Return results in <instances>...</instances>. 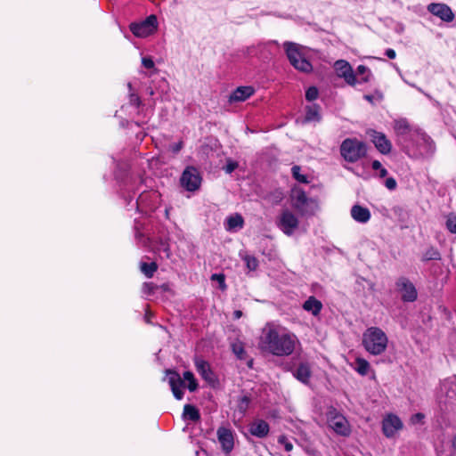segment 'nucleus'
I'll list each match as a JSON object with an SVG mask.
<instances>
[{
	"instance_id": "1",
	"label": "nucleus",
	"mask_w": 456,
	"mask_h": 456,
	"mask_svg": "<svg viewBox=\"0 0 456 456\" xmlns=\"http://www.w3.org/2000/svg\"><path fill=\"white\" fill-rule=\"evenodd\" d=\"M297 342L295 334L267 324L263 329L259 347L276 356H289L294 352Z\"/></svg>"
},
{
	"instance_id": "2",
	"label": "nucleus",
	"mask_w": 456,
	"mask_h": 456,
	"mask_svg": "<svg viewBox=\"0 0 456 456\" xmlns=\"http://www.w3.org/2000/svg\"><path fill=\"white\" fill-rule=\"evenodd\" d=\"M362 344L369 354L380 355L387 348L388 338L380 328L370 327L363 332Z\"/></svg>"
},
{
	"instance_id": "3",
	"label": "nucleus",
	"mask_w": 456,
	"mask_h": 456,
	"mask_svg": "<svg viewBox=\"0 0 456 456\" xmlns=\"http://www.w3.org/2000/svg\"><path fill=\"white\" fill-rule=\"evenodd\" d=\"M291 207L302 216H312L319 209L316 199L308 198L305 192L298 187H294L290 194Z\"/></svg>"
},
{
	"instance_id": "4",
	"label": "nucleus",
	"mask_w": 456,
	"mask_h": 456,
	"mask_svg": "<svg viewBox=\"0 0 456 456\" xmlns=\"http://www.w3.org/2000/svg\"><path fill=\"white\" fill-rule=\"evenodd\" d=\"M168 383L171 387L172 392L175 397L181 400L183 396L182 387H184V382H188V389L191 392L195 391L198 388V382L194 378V375L191 371H185L183 373V379L176 371L167 370Z\"/></svg>"
},
{
	"instance_id": "5",
	"label": "nucleus",
	"mask_w": 456,
	"mask_h": 456,
	"mask_svg": "<svg viewBox=\"0 0 456 456\" xmlns=\"http://www.w3.org/2000/svg\"><path fill=\"white\" fill-rule=\"evenodd\" d=\"M283 46L290 64L296 69L305 73L312 71L313 66L305 58L301 45L291 42H286Z\"/></svg>"
},
{
	"instance_id": "6",
	"label": "nucleus",
	"mask_w": 456,
	"mask_h": 456,
	"mask_svg": "<svg viewBox=\"0 0 456 456\" xmlns=\"http://www.w3.org/2000/svg\"><path fill=\"white\" fill-rule=\"evenodd\" d=\"M366 145L355 138H347L340 145V154L344 159L354 163L366 155Z\"/></svg>"
},
{
	"instance_id": "7",
	"label": "nucleus",
	"mask_w": 456,
	"mask_h": 456,
	"mask_svg": "<svg viewBox=\"0 0 456 456\" xmlns=\"http://www.w3.org/2000/svg\"><path fill=\"white\" fill-rule=\"evenodd\" d=\"M327 420L330 428L338 435L348 436L351 433L350 425L347 419L335 408H330L327 412Z\"/></svg>"
},
{
	"instance_id": "8",
	"label": "nucleus",
	"mask_w": 456,
	"mask_h": 456,
	"mask_svg": "<svg viewBox=\"0 0 456 456\" xmlns=\"http://www.w3.org/2000/svg\"><path fill=\"white\" fill-rule=\"evenodd\" d=\"M277 227L286 235L291 236L299 226L297 216L289 209H283L276 220Z\"/></svg>"
},
{
	"instance_id": "9",
	"label": "nucleus",
	"mask_w": 456,
	"mask_h": 456,
	"mask_svg": "<svg viewBox=\"0 0 456 456\" xmlns=\"http://www.w3.org/2000/svg\"><path fill=\"white\" fill-rule=\"evenodd\" d=\"M157 28V18L155 15H150L140 23H132L130 30L137 37H146L152 34Z\"/></svg>"
},
{
	"instance_id": "10",
	"label": "nucleus",
	"mask_w": 456,
	"mask_h": 456,
	"mask_svg": "<svg viewBox=\"0 0 456 456\" xmlns=\"http://www.w3.org/2000/svg\"><path fill=\"white\" fill-rule=\"evenodd\" d=\"M367 134L370 136L371 142L380 153L386 155L391 152L392 144L385 134L370 129L367 131Z\"/></svg>"
},
{
	"instance_id": "11",
	"label": "nucleus",
	"mask_w": 456,
	"mask_h": 456,
	"mask_svg": "<svg viewBox=\"0 0 456 456\" xmlns=\"http://www.w3.org/2000/svg\"><path fill=\"white\" fill-rule=\"evenodd\" d=\"M181 183L188 191H193L197 190L200 184L198 170L193 167H187L182 175Z\"/></svg>"
},
{
	"instance_id": "12",
	"label": "nucleus",
	"mask_w": 456,
	"mask_h": 456,
	"mask_svg": "<svg viewBox=\"0 0 456 456\" xmlns=\"http://www.w3.org/2000/svg\"><path fill=\"white\" fill-rule=\"evenodd\" d=\"M398 292L403 301L412 302L417 298V290L414 285L406 278L401 277L396 281Z\"/></svg>"
},
{
	"instance_id": "13",
	"label": "nucleus",
	"mask_w": 456,
	"mask_h": 456,
	"mask_svg": "<svg viewBox=\"0 0 456 456\" xmlns=\"http://www.w3.org/2000/svg\"><path fill=\"white\" fill-rule=\"evenodd\" d=\"M429 12L444 22H452L455 18L451 7L442 3L429 4Z\"/></svg>"
},
{
	"instance_id": "14",
	"label": "nucleus",
	"mask_w": 456,
	"mask_h": 456,
	"mask_svg": "<svg viewBox=\"0 0 456 456\" xmlns=\"http://www.w3.org/2000/svg\"><path fill=\"white\" fill-rule=\"evenodd\" d=\"M335 70L337 72V75L340 77H343L345 81L350 85L354 86L356 83L355 75L350 66V64L344 61L339 60L335 62Z\"/></svg>"
},
{
	"instance_id": "15",
	"label": "nucleus",
	"mask_w": 456,
	"mask_h": 456,
	"mask_svg": "<svg viewBox=\"0 0 456 456\" xmlns=\"http://www.w3.org/2000/svg\"><path fill=\"white\" fill-rule=\"evenodd\" d=\"M402 428L403 422L394 414H388L382 422V430L387 437H393Z\"/></svg>"
},
{
	"instance_id": "16",
	"label": "nucleus",
	"mask_w": 456,
	"mask_h": 456,
	"mask_svg": "<svg viewBox=\"0 0 456 456\" xmlns=\"http://www.w3.org/2000/svg\"><path fill=\"white\" fill-rule=\"evenodd\" d=\"M217 439L224 452L229 453L234 445V438L231 429L220 427L217 431Z\"/></svg>"
},
{
	"instance_id": "17",
	"label": "nucleus",
	"mask_w": 456,
	"mask_h": 456,
	"mask_svg": "<svg viewBox=\"0 0 456 456\" xmlns=\"http://www.w3.org/2000/svg\"><path fill=\"white\" fill-rule=\"evenodd\" d=\"M269 430V424L263 419H256L253 421L248 428L249 433L258 438H264L267 436Z\"/></svg>"
},
{
	"instance_id": "18",
	"label": "nucleus",
	"mask_w": 456,
	"mask_h": 456,
	"mask_svg": "<svg viewBox=\"0 0 456 456\" xmlns=\"http://www.w3.org/2000/svg\"><path fill=\"white\" fill-rule=\"evenodd\" d=\"M195 366L197 371L200 374L202 379L208 381L210 384H214L216 382V377L213 371L210 369V366L208 362L200 359H197L195 361Z\"/></svg>"
},
{
	"instance_id": "19",
	"label": "nucleus",
	"mask_w": 456,
	"mask_h": 456,
	"mask_svg": "<svg viewBox=\"0 0 456 456\" xmlns=\"http://www.w3.org/2000/svg\"><path fill=\"white\" fill-rule=\"evenodd\" d=\"M429 272H432L436 277V285H442L448 276L447 269L440 262H434L431 265L429 264Z\"/></svg>"
},
{
	"instance_id": "20",
	"label": "nucleus",
	"mask_w": 456,
	"mask_h": 456,
	"mask_svg": "<svg viewBox=\"0 0 456 456\" xmlns=\"http://www.w3.org/2000/svg\"><path fill=\"white\" fill-rule=\"evenodd\" d=\"M393 128L398 137H405L412 131V128L406 118L395 119L394 121Z\"/></svg>"
},
{
	"instance_id": "21",
	"label": "nucleus",
	"mask_w": 456,
	"mask_h": 456,
	"mask_svg": "<svg viewBox=\"0 0 456 456\" xmlns=\"http://www.w3.org/2000/svg\"><path fill=\"white\" fill-rule=\"evenodd\" d=\"M254 89L251 86H240L230 95V102H243L249 98L254 94Z\"/></svg>"
},
{
	"instance_id": "22",
	"label": "nucleus",
	"mask_w": 456,
	"mask_h": 456,
	"mask_svg": "<svg viewBox=\"0 0 456 456\" xmlns=\"http://www.w3.org/2000/svg\"><path fill=\"white\" fill-rule=\"evenodd\" d=\"M352 217L358 223H367L370 218V212L367 208L354 205L351 208Z\"/></svg>"
},
{
	"instance_id": "23",
	"label": "nucleus",
	"mask_w": 456,
	"mask_h": 456,
	"mask_svg": "<svg viewBox=\"0 0 456 456\" xmlns=\"http://www.w3.org/2000/svg\"><path fill=\"white\" fill-rule=\"evenodd\" d=\"M441 390L448 399L456 400V376L446 379L441 385Z\"/></svg>"
},
{
	"instance_id": "24",
	"label": "nucleus",
	"mask_w": 456,
	"mask_h": 456,
	"mask_svg": "<svg viewBox=\"0 0 456 456\" xmlns=\"http://www.w3.org/2000/svg\"><path fill=\"white\" fill-rule=\"evenodd\" d=\"M311 375L312 371L310 365L306 362L300 363L294 372V376L304 384H307L309 382Z\"/></svg>"
},
{
	"instance_id": "25",
	"label": "nucleus",
	"mask_w": 456,
	"mask_h": 456,
	"mask_svg": "<svg viewBox=\"0 0 456 456\" xmlns=\"http://www.w3.org/2000/svg\"><path fill=\"white\" fill-rule=\"evenodd\" d=\"M322 308V304L320 300L316 299L314 297H310L305 303L303 304V309L311 312L314 316H317Z\"/></svg>"
},
{
	"instance_id": "26",
	"label": "nucleus",
	"mask_w": 456,
	"mask_h": 456,
	"mask_svg": "<svg viewBox=\"0 0 456 456\" xmlns=\"http://www.w3.org/2000/svg\"><path fill=\"white\" fill-rule=\"evenodd\" d=\"M226 224H227V227H226L227 230L232 231V230L242 228L244 220L240 215L236 214L233 216H230L226 219Z\"/></svg>"
},
{
	"instance_id": "27",
	"label": "nucleus",
	"mask_w": 456,
	"mask_h": 456,
	"mask_svg": "<svg viewBox=\"0 0 456 456\" xmlns=\"http://www.w3.org/2000/svg\"><path fill=\"white\" fill-rule=\"evenodd\" d=\"M183 417L192 421H198L200 419L198 409L191 404H186L183 408Z\"/></svg>"
},
{
	"instance_id": "28",
	"label": "nucleus",
	"mask_w": 456,
	"mask_h": 456,
	"mask_svg": "<svg viewBox=\"0 0 456 456\" xmlns=\"http://www.w3.org/2000/svg\"><path fill=\"white\" fill-rule=\"evenodd\" d=\"M140 270L147 278H151L158 270V265L155 262L141 263Z\"/></svg>"
},
{
	"instance_id": "29",
	"label": "nucleus",
	"mask_w": 456,
	"mask_h": 456,
	"mask_svg": "<svg viewBox=\"0 0 456 456\" xmlns=\"http://www.w3.org/2000/svg\"><path fill=\"white\" fill-rule=\"evenodd\" d=\"M355 364H356L355 370L359 374L364 376L368 373V371L370 370V363L368 362V361H366L363 358H357L355 361Z\"/></svg>"
},
{
	"instance_id": "30",
	"label": "nucleus",
	"mask_w": 456,
	"mask_h": 456,
	"mask_svg": "<svg viewBox=\"0 0 456 456\" xmlns=\"http://www.w3.org/2000/svg\"><path fill=\"white\" fill-rule=\"evenodd\" d=\"M301 171V167L299 166H294L292 168H291V172H292V175L293 177L300 182V183H308L309 181L307 179V176L305 175H302L300 173Z\"/></svg>"
},
{
	"instance_id": "31",
	"label": "nucleus",
	"mask_w": 456,
	"mask_h": 456,
	"mask_svg": "<svg viewBox=\"0 0 456 456\" xmlns=\"http://www.w3.org/2000/svg\"><path fill=\"white\" fill-rule=\"evenodd\" d=\"M445 225L450 232L456 233V215L455 214L452 213L446 216Z\"/></svg>"
},
{
	"instance_id": "32",
	"label": "nucleus",
	"mask_w": 456,
	"mask_h": 456,
	"mask_svg": "<svg viewBox=\"0 0 456 456\" xmlns=\"http://www.w3.org/2000/svg\"><path fill=\"white\" fill-rule=\"evenodd\" d=\"M211 281H217L222 290L226 289L225 276L223 273H214L211 275Z\"/></svg>"
},
{
	"instance_id": "33",
	"label": "nucleus",
	"mask_w": 456,
	"mask_h": 456,
	"mask_svg": "<svg viewBox=\"0 0 456 456\" xmlns=\"http://www.w3.org/2000/svg\"><path fill=\"white\" fill-rule=\"evenodd\" d=\"M249 403H250V399L248 396L247 395H244L242 396L240 400H239V403H238V410L241 412V413H245L246 411L248 410V405H249Z\"/></svg>"
},
{
	"instance_id": "34",
	"label": "nucleus",
	"mask_w": 456,
	"mask_h": 456,
	"mask_svg": "<svg viewBox=\"0 0 456 456\" xmlns=\"http://www.w3.org/2000/svg\"><path fill=\"white\" fill-rule=\"evenodd\" d=\"M158 289V286L152 282H144L142 284V292L146 295H152Z\"/></svg>"
},
{
	"instance_id": "35",
	"label": "nucleus",
	"mask_w": 456,
	"mask_h": 456,
	"mask_svg": "<svg viewBox=\"0 0 456 456\" xmlns=\"http://www.w3.org/2000/svg\"><path fill=\"white\" fill-rule=\"evenodd\" d=\"M278 443L284 445V449L287 452H290L293 449V444L287 439L285 436H280L278 437Z\"/></svg>"
},
{
	"instance_id": "36",
	"label": "nucleus",
	"mask_w": 456,
	"mask_h": 456,
	"mask_svg": "<svg viewBox=\"0 0 456 456\" xmlns=\"http://www.w3.org/2000/svg\"><path fill=\"white\" fill-rule=\"evenodd\" d=\"M318 97V90L316 87H309L305 93V98L308 101H314Z\"/></svg>"
},
{
	"instance_id": "37",
	"label": "nucleus",
	"mask_w": 456,
	"mask_h": 456,
	"mask_svg": "<svg viewBox=\"0 0 456 456\" xmlns=\"http://www.w3.org/2000/svg\"><path fill=\"white\" fill-rule=\"evenodd\" d=\"M426 416L424 413H416L414 415L411 416V422L412 424H418V423H424V419H425Z\"/></svg>"
},
{
	"instance_id": "38",
	"label": "nucleus",
	"mask_w": 456,
	"mask_h": 456,
	"mask_svg": "<svg viewBox=\"0 0 456 456\" xmlns=\"http://www.w3.org/2000/svg\"><path fill=\"white\" fill-rule=\"evenodd\" d=\"M305 118L306 120L319 119L318 111L314 108H309Z\"/></svg>"
},
{
	"instance_id": "39",
	"label": "nucleus",
	"mask_w": 456,
	"mask_h": 456,
	"mask_svg": "<svg viewBox=\"0 0 456 456\" xmlns=\"http://www.w3.org/2000/svg\"><path fill=\"white\" fill-rule=\"evenodd\" d=\"M238 167V163L237 162H234V161H232V160H228L226 166L224 167V171L227 173V174H231L232 173L236 168Z\"/></svg>"
},
{
	"instance_id": "40",
	"label": "nucleus",
	"mask_w": 456,
	"mask_h": 456,
	"mask_svg": "<svg viewBox=\"0 0 456 456\" xmlns=\"http://www.w3.org/2000/svg\"><path fill=\"white\" fill-rule=\"evenodd\" d=\"M234 354L240 358L243 359L245 351L243 347L240 345H233L232 346Z\"/></svg>"
},
{
	"instance_id": "41",
	"label": "nucleus",
	"mask_w": 456,
	"mask_h": 456,
	"mask_svg": "<svg viewBox=\"0 0 456 456\" xmlns=\"http://www.w3.org/2000/svg\"><path fill=\"white\" fill-rule=\"evenodd\" d=\"M385 185L388 190H395L397 186L396 181L393 177H388L385 181Z\"/></svg>"
},
{
	"instance_id": "42",
	"label": "nucleus",
	"mask_w": 456,
	"mask_h": 456,
	"mask_svg": "<svg viewBox=\"0 0 456 456\" xmlns=\"http://www.w3.org/2000/svg\"><path fill=\"white\" fill-rule=\"evenodd\" d=\"M130 103L138 107L141 104V99L136 94H130Z\"/></svg>"
},
{
	"instance_id": "43",
	"label": "nucleus",
	"mask_w": 456,
	"mask_h": 456,
	"mask_svg": "<svg viewBox=\"0 0 456 456\" xmlns=\"http://www.w3.org/2000/svg\"><path fill=\"white\" fill-rule=\"evenodd\" d=\"M142 63L143 67L146 69H152L154 68V61L151 58L144 57L142 60Z\"/></svg>"
},
{
	"instance_id": "44",
	"label": "nucleus",
	"mask_w": 456,
	"mask_h": 456,
	"mask_svg": "<svg viewBox=\"0 0 456 456\" xmlns=\"http://www.w3.org/2000/svg\"><path fill=\"white\" fill-rule=\"evenodd\" d=\"M183 142L180 141L177 143L172 145L171 150L174 153H178L181 151V149L183 148Z\"/></svg>"
},
{
	"instance_id": "45",
	"label": "nucleus",
	"mask_w": 456,
	"mask_h": 456,
	"mask_svg": "<svg viewBox=\"0 0 456 456\" xmlns=\"http://www.w3.org/2000/svg\"><path fill=\"white\" fill-rule=\"evenodd\" d=\"M440 258V255L437 251H429V260H438Z\"/></svg>"
},
{
	"instance_id": "46",
	"label": "nucleus",
	"mask_w": 456,
	"mask_h": 456,
	"mask_svg": "<svg viewBox=\"0 0 456 456\" xmlns=\"http://www.w3.org/2000/svg\"><path fill=\"white\" fill-rule=\"evenodd\" d=\"M386 55L389 58V59H395L396 54H395V52L393 50V49H387L386 51Z\"/></svg>"
},
{
	"instance_id": "47",
	"label": "nucleus",
	"mask_w": 456,
	"mask_h": 456,
	"mask_svg": "<svg viewBox=\"0 0 456 456\" xmlns=\"http://www.w3.org/2000/svg\"><path fill=\"white\" fill-rule=\"evenodd\" d=\"M371 167L374 170H379L382 167V165L379 160H374L372 161Z\"/></svg>"
},
{
	"instance_id": "48",
	"label": "nucleus",
	"mask_w": 456,
	"mask_h": 456,
	"mask_svg": "<svg viewBox=\"0 0 456 456\" xmlns=\"http://www.w3.org/2000/svg\"><path fill=\"white\" fill-rule=\"evenodd\" d=\"M368 71H369L368 68H367V67H365V66H363V65H360V66H358V68H357V72H358L359 74H361V75H362V74H364V73H366V72H368Z\"/></svg>"
},
{
	"instance_id": "49",
	"label": "nucleus",
	"mask_w": 456,
	"mask_h": 456,
	"mask_svg": "<svg viewBox=\"0 0 456 456\" xmlns=\"http://www.w3.org/2000/svg\"><path fill=\"white\" fill-rule=\"evenodd\" d=\"M248 266L250 268V269H256V266H257V263L256 261V259H253L252 261H248Z\"/></svg>"
},
{
	"instance_id": "50",
	"label": "nucleus",
	"mask_w": 456,
	"mask_h": 456,
	"mask_svg": "<svg viewBox=\"0 0 456 456\" xmlns=\"http://www.w3.org/2000/svg\"><path fill=\"white\" fill-rule=\"evenodd\" d=\"M394 212H395V214L399 215V216H402L403 214H405V215H406V213L403 211V208H399V207L395 208H394Z\"/></svg>"
},
{
	"instance_id": "51",
	"label": "nucleus",
	"mask_w": 456,
	"mask_h": 456,
	"mask_svg": "<svg viewBox=\"0 0 456 456\" xmlns=\"http://www.w3.org/2000/svg\"><path fill=\"white\" fill-rule=\"evenodd\" d=\"M387 175V170L385 167L379 169V177L383 178Z\"/></svg>"
},
{
	"instance_id": "52",
	"label": "nucleus",
	"mask_w": 456,
	"mask_h": 456,
	"mask_svg": "<svg viewBox=\"0 0 456 456\" xmlns=\"http://www.w3.org/2000/svg\"><path fill=\"white\" fill-rule=\"evenodd\" d=\"M233 315L235 319H239L242 316V312L240 310H236L234 311Z\"/></svg>"
},
{
	"instance_id": "53",
	"label": "nucleus",
	"mask_w": 456,
	"mask_h": 456,
	"mask_svg": "<svg viewBox=\"0 0 456 456\" xmlns=\"http://www.w3.org/2000/svg\"><path fill=\"white\" fill-rule=\"evenodd\" d=\"M452 446L456 449V436L452 440Z\"/></svg>"
},
{
	"instance_id": "54",
	"label": "nucleus",
	"mask_w": 456,
	"mask_h": 456,
	"mask_svg": "<svg viewBox=\"0 0 456 456\" xmlns=\"http://www.w3.org/2000/svg\"><path fill=\"white\" fill-rule=\"evenodd\" d=\"M281 199H282V195H281V193L280 192V193H279V196H278L277 202H279Z\"/></svg>"
},
{
	"instance_id": "55",
	"label": "nucleus",
	"mask_w": 456,
	"mask_h": 456,
	"mask_svg": "<svg viewBox=\"0 0 456 456\" xmlns=\"http://www.w3.org/2000/svg\"><path fill=\"white\" fill-rule=\"evenodd\" d=\"M362 81H363V82H367V81H368V77H364V78H362Z\"/></svg>"
}]
</instances>
